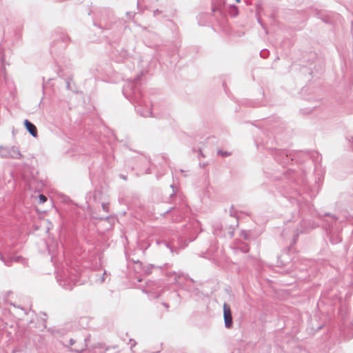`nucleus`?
I'll list each match as a JSON object with an SVG mask.
<instances>
[{
	"instance_id": "obj_1",
	"label": "nucleus",
	"mask_w": 353,
	"mask_h": 353,
	"mask_svg": "<svg viewBox=\"0 0 353 353\" xmlns=\"http://www.w3.org/2000/svg\"><path fill=\"white\" fill-rule=\"evenodd\" d=\"M223 316L225 326L230 327L232 324V312L230 306L227 303L223 304Z\"/></svg>"
},
{
	"instance_id": "obj_2",
	"label": "nucleus",
	"mask_w": 353,
	"mask_h": 353,
	"mask_svg": "<svg viewBox=\"0 0 353 353\" xmlns=\"http://www.w3.org/2000/svg\"><path fill=\"white\" fill-rule=\"evenodd\" d=\"M24 125L26 128V129L28 130V131L34 137H37V128L35 127V125L34 124H32L30 121H29L28 120H25L24 121Z\"/></svg>"
},
{
	"instance_id": "obj_3",
	"label": "nucleus",
	"mask_w": 353,
	"mask_h": 353,
	"mask_svg": "<svg viewBox=\"0 0 353 353\" xmlns=\"http://www.w3.org/2000/svg\"><path fill=\"white\" fill-rule=\"evenodd\" d=\"M47 201V197L43 194H40L39 196V202L40 203H43Z\"/></svg>"
},
{
	"instance_id": "obj_4",
	"label": "nucleus",
	"mask_w": 353,
	"mask_h": 353,
	"mask_svg": "<svg viewBox=\"0 0 353 353\" xmlns=\"http://www.w3.org/2000/svg\"><path fill=\"white\" fill-rule=\"evenodd\" d=\"M14 154L12 155L13 157L14 158H21V153L19 152V151H14Z\"/></svg>"
},
{
	"instance_id": "obj_5",
	"label": "nucleus",
	"mask_w": 353,
	"mask_h": 353,
	"mask_svg": "<svg viewBox=\"0 0 353 353\" xmlns=\"http://www.w3.org/2000/svg\"><path fill=\"white\" fill-rule=\"evenodd\" d=\"M219 154H221L222 156H224V157L230 155V153L228 152H219Z\"/></svg>"
}]
</instances>
